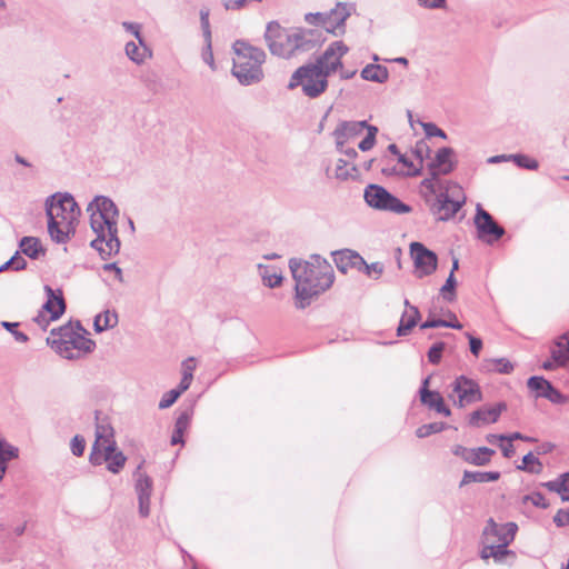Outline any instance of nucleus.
<instances>
[{"mask_svg": "<svg viewBox=\"0 0 569 569\" xmlns=\"http://www.w3.org/2000/svg\"><path fill=\"white\" fill-rule=\"evenodd\" d=\"M289 268L295 280L296 307L305 309L311 299L327 291L335 281L332 266L318 254L309 260L291 259Z\"/></svg>", "mask_w": 569, "mask_h": 569, "instance_id": "nucleus-1", "label": "nucleus"}, {"mask_svg": "<svg viewBox=\"0 0 569 569\" xmlns=\"http://www.w3.org/2000/svg\"><path fill=\"white\" fill-rule=\"evenodd\" d=\"M90 227L96 238L90 244L106 259L120 251L118 237L119 210L114 202L104 196H97L87 207Z\"/></svg>", "mask_w": 569, "mask_h": 569, "instance_id": "nucleus-2", "label": "nucleus"}, {"mask_svg": "<svg viewBox=\"0 0 569 569\" xmlns=\"http://www.w3.org/2000/svg\"><path fill=\"white\" fill-rule=\"evenodd\" d=\"M47 216L51 239L66 243L74 233L80 209L70 194H54L47 200Z\"/></svg>", "mask_w": 569, "mask_h": 569, "instance_id": "nucleus-3", "label": "nucleus"}, {"mask_svg": "<svg viewBox=\"0 0 569 569\" xmlns=\"http://www.w3.org/2000/svg\"><path fill=\"white\" fill-rule=\"evenodd\" d=\"M88 335L79 321L69 322L57 330H51L47 343L64 359H79L92 352L96 347Z\"/></svg>", "mask_w": 569, "mask_h": 569, "instance_id": "nucleus-4", "label": "nucleus"}, {"mask_svg": "<svg viewBox=\"0 0 569 569\" xmlns=\"http://www.w3.org/2000/svg\"><path fill=\"white\" fill-rule=\"evenodd\" d=\"M232 74L241 84L249 86L263 79L262 64L266 61V52L243 40H237L233 46Z\"/></svg>", "mask_w": 569, "mask_h": 569, "instance_id": "nucleus-5", "label": "nucleus"}, {"mask_svg": "<svg viewBox=\"0 0 569 569\" xmlns=\"http://www.w3.org/2000/svg\"><path fill=\"white\" fill-rule=\"evenodd\" d=\"M264 41L271 54L290 59L308 49L307 32L301 28H283L277 21L267 24Z\"/></svg>", "mask_w": 569, "mask_h": 569, "instance_id": "nucleus-6", "label": "nucleus"}, {"mask_svg": "<svg viewBox=\"0 0 569 569\" xmlns=\"http://www.w3.org/2000/svg\"><path fill=\"white\" fill-rule=\"evenodd\" d=\"M517 530L518 526L515 522L498 525L493 519H489L482 532L481 558H492L496 562H502L506 557L515 556L508 546L513 541Z\"/></svg>", "mask_w": 569, "mask_h": 569, "instance_id": "nucleus-7", "label": "nucleus"}, {"mask_svg": "<svg viewBox=\"0 0 569 569\" xmlns=\"http://www.w3.org/2000/svg\"><path fill=\"white\" fill-rule=\"evenodd\" d=\"M466 201L461 187L455 182L446 181L437 187V192L428 202L439 220L446 221L452 218Z\"/></svg>", "mask_w": 569, "mask_h": 569, "instance_id": "nucleus-8", "label": "nucleus"}, {"mask_svg": "<svg viewBox=\"0 0 569 569\" xmlns=\"http://www.w3.org/2000/svg\"><path fill=\"white\" fill-rule=\"evenodd\" d=\"M300 86L302 92L309 98H317L328 87V77L313 63L298 68L291 76L289 89Z\"/></svg>", "mask_w": 569, "mask_h": 569, "instance_id": "nucleus-9", "label": "nucleus"}, {"mask_svg": "<svg viewBox=\"0 0 569 569\" xmlns=\"http://www.w3.org/2000/svg\"><path fill=\"white\" fill-rule=\"evenodd\" d=\"M453 151L450 148H441L437 151L435 159L429 164L430 177L426 178L420 183V193L426 201L436 194L437 187L443 184L439 179L441 174H448L453 169L452 162Z\"/></svg>", "mask_w": 569, "mask_h": 569, "instance_id": "nucleus-10", "label": "nucleus"}, {"mask_svg": "<svg viewBox=\"0 0 569 569\" xmlns=\"http://www.w3.org/2000/svg\"><path fill=\"white\" fill-rule=\"evenodd\" d=\"M365 200L371 208L391 211L396 213H406L411 209L401 202L398 198L388 192L383 187L370 184L365 189Z\"/></svg>", "mask_w": 569, "mask_h": 569, "instance_id": "nucleus-11", "label": "nucleus"}, {"mask_svg": "<svg viewBox=\"0 0 569 569\" xmlns=\"http://www.w3.org/2000/svg\"><path fill=\"white\" fill-rule=\"evenodd\" d=\"M448 397L459 408L478 402L482 399L479 385L465 376L456 378L451 385V392Z\"/></svg>", "mask_w": 569, "mask_h": 569, "instance_id": "nucleus-12", "label": "nucleus"}, {"mask_svg": "<svg viewBox=\"0 0 569 569\" xmlns=\"http://www.w3.org/2000/svg\"><path fill=\"white\" fill-rule=\"evenodd\" d=\"M410 256L413 261L415 274L417 278L421 279L430 276L437 270V254L427 249L422 243L412 242L410 244Z\"/></svg>", "mask_w": 569, "mask_h": 569, "instance_id": "nucleus-13", "label": "nucleus"}, {"mask_svg": "<svg viewBox=\"0 0 569 569\" xmlns=\"http://www.w3.org/2000/svg\"><path fill=\"white\" fill-rule=\"evenodd\" d=\"M348 51L349 48L342 41H335L327 47L313 64L329 77L342 68L341 59Z\"/></svg>", "mask_w": 569, "mask_h": 569, "instance_id": "nucleus-14", "label": "nucleus"}, {"mask_svg": "<svg viewBox=\"0 0 569 569\" xmlns=\"http://www.w3.org/2000/svg\"><path fill=\"white\" fill-rule=\"evenodd\" d=\"M475 224L478 238L487 243H492L505 234L503 228L480 204L477 206Z\"/></svg>", "mask_w": 569, "mask_h": 569, "instance_id": "nucleus-15", "label": "nucleus"}, {"mask_svg": "<svg viewBox=\"0 0 569 569\" xmlns=\"http://www.w3.org/2000/svg\"><path fill=\"white\" fill-rule=\"evenodd\" d=\"M126 456L122 451L117 449V446L111 449H102L100 451H91L90 462L94 466L107 463V469L112 473H118L126 463Z\"/></svg>", "mask_w": 569, "mask_h": 569, "instance_id": "nucleus-16", "label": "nucleus"}, {"mask_svg": "<svg viewBox=\"0 0 569 569\" xmlns=\"http://www.w3.org/2000/svg\"><path fill=\"white\" fill-rule=\"evenodd\" d=\"M367 128L366 121H345L333 131L337 149H342L351 140L359 137Z\"/></svg>", "mask_w": 569, "mask_h": 569, "instance_id": "nucleus-17", "label": "nucleus"}, {"mask_svg": "<svg viewBox=\"0 0 569 569\" xmlns=\"http://www.w3.org/2000/svg\"><path fill=\"white\" fill-rule=\"evenodd\" d=\"M527 385L528 388L535 392L536 397L546 398L553 403H563L567 400L563 395L542 377H531Z\"/></svg>", "mask_w": 569, "mask_h": 569, "instance_id": "nucleus-18", "label": "nucleus"}, {"mask_svg": "<svg viewBox=\"0 0 569 569\" xmlns=\"http://www.w3.org/2000/svg\"><path fill=\"white\" fill-rule=\"evenodd\" d=\"M136 476V491L139 500V513L141 517H148L150 515L152 480L146 473L140 472V467L138 468Z\"/></svg>", "mask_w": 569, "mask_h": 569, "instance_id": "nucleus-19", "label": "nucleus"}, {"mask_svg": "<svg viewBox=\"0 0 569 569\" xmlns=\"http://www.w3.org/2000/svg\"><path fill=\"white\" fill-rule=\"evenodd\" d=\"M503 410H506V405L503 402L490 407L485 406L473 411L469 416V425L471 427L479 428L489 423H493L499 419Z\"/></svg>", "mask_w": 569, "mask_h": 569, "instance_id": "nucleus-20", "label": "nucleus"}, {"mask_svg": "<svg viewBox=\"0 0 569 569\" xmlns=\"http://www.w3.org/2000/svg\"><path fill=\"white\" fill-rule=\"evenodd\" d=\"M430 378H426L422 382V387L420 389V400L423 405L428 406L430 409L436 410L438 413H441L446 417L451 415L450 409L445 405L442 396L437 391H430L428 389Z\"/></svg>", "mask_w": 569, "mask_h": 569, "instance_id": "nucleus-21", "label": "nucleus"}, {"mask_svg": "<svg viewBox=\"0 0 569 569\" xmlns=\"http://www.w3.org/2000/svg\"><path fill=\"white\" fill-rule=\"evenodd\" d=\"M116 446L114 440V431L112 426L104 421L99 420L97 418V425H96V440L92 446L91 451H100L102 449H111V447Z\"/></svg>", "mask_w": 569, "mask_h": 569, "instance_id": "nucleus-22", "label": "nucleus"}, {"mask_svg": "<svg viewBox=\"0 0 569 569\" xmlns=\"http://www.w3.org/2000/svg\"><path fill=\"white\" fill-rule=\"evenodd\" d=\"M124 51L127 57L137 64H142L152 57V51L146 44L143 38L127 42Z\"/></svg>", "mask_w": 569, "mask_h": 569, "instance_id": "nucleus-23", "label": "nucleus"}, {"mask_svg": "<svg viewBox=\"0 0 569 569\" xmlns=\"http://www.w3.org/2000/svg\"><path fill=\"white\" fill-rule=\"evenodd\" d=\"M333 261L337 268L346 273L350 268L358 267L363 263V259L351 250H341L333 253Z\"/></svg>", "mask_w": 569, "mask_h": 569, "instance_id": "nucleus-24", "label": "nucleus"}, {"mask_svg": "<svg viewBox=\"0 0 569 569\" xmlns=\"http://www.w3.org/2000/svg\"><path fill=\"white\" fill-rule=\"evenodd\" d=\"M350 16L349 9L347 4L345 3H337V6L327 12L328 22H331L332 24V32L333 34L342 33L343 32V24L347 18Z\"/></svg>", "mask_w": 569, "mask_h": 569, "instance_id": "nucleus-25", "label": "nucleus"}, {"mask_svg": "<svg viewBox=\"0 0 569 569\" xmlns=\"http://www.w3.org/2000/svg\"><path fill=\"white\" fill-rule=\"evenodd\" d=\"M405 305L408 309L403 312L400 319V323L397 329L398 336H407L420 318V312L417 307L410 306L408 300L405 301Z\"/></svg>", "mask_w": 569, "mask_h": 569, "instance_id": "nucleus-26", "label": "nucleus"}, {"mask_svg": "<svg viewBox=\"0 0 569 569\" xmlns=\"http://www.w3.org/2000/svg\"><path fill=\"white\" fill-rule=\"evenodd\" d=\"M49 298L42 306V310L46 311L50 319H59L66 310L64 300L61 296H56L51 288L47 287Z\"/></svg>", "mask_w": 569, "mask_h": 569, "instance_id": "nucleus-27", "label": "nucleus"}, {"mask_svg": "<svg viewBox=\"0 0 569 569\" xmlns=\"http://www.w3.org/2000/svg\"><path fill=\"white\" fill-rule=\"evenodd\" d=\"M500 479L499 471H468L463 472L460 487L469 485L471 482L485 483L495 482Z\"/></svg>", "mask_w": 569, "mask_h": 569, "instance_id": "nucleus-28", "label": "nucleus"}, {"mask_svg": "<svg viewBox=\"0 0 569 569\" xmlns=\"http://www.w3.org/2000/svg\"><path fill=\"white\" fill-rule=\"evenodd\" d=\"M551 358L558 366L569 365V331L561 336L551 349Z\"/></svg>", "mask_w": 569, "mask_h": 569, "instance_id": "nucleus-29", "label": "nucleus"}, {"mask_svg": "<svg viewBox=\"0 0 569 569\" xmlns=\"http://www.w3.org/2000/svg\"><path fill=\"white\" fill-rule=\"evenodd\" d=\"M361 78L367 81L385 83L389 78V72L386 67L371 63L361 70Z\"/></svg>", "mask_w": 569, "mask_h": 569, "instance_id": "nucleus-30", "label": "nucleus"}, {"mask_svg": "<svg viewBox=\"0 0 569 569\" xmlns=\"http://www.w3.org/2000/svg\"><path fill=\"white\" fill-rule=\"evenodd\" d=\"M496 451L488 447H477L470 449V455L467 458V463L482 467L490 463Z\"/></svg>", "mask_w": 569, "mask_h": 569, "instance_id": "nucleus-31", "label": "nucleus"}, {"mask_svg": "<svg viewBox=\"0 0 569 569\" xmlns=\"http://www.w3.org/2000/svg\"><path fill=\"white\" fill-rule=\"evenodd\" d=\"M545 487L559 493L562 501H569V472H565L556 480L545 483Z\"/></svg>", "mask_w": 569, "mask_h": 569, "instance_id": "nucleus-32", "label": "nucleus"}, {"mask_svg": "<svg viewBox=\"0 0 569 569\" xmlns=\"http://www.w3.org/2000/svg\"><path fill=\"white\" fill-rule=\"evenodd\" d=\"M19 247L26 256L32 259H36L40 253H43L40 240L34 237H23L20 240Z\"/></svg>", "mask_w": 569, "mask_h": 569, "instance_id": "nucleus-33", "label": "nucleus"}, {"mask_svg": "<svg viewBox=\"0 0 569 569\" xmlns=\"http://www.w3.org/2000/svg\"><path fill=\"white\" fill-rule=\"evenodd\" d=\"M259 272L263 283L270 288L279 286L282 281L281 273L273 267L259 264Z\"/></svg>", "mask_w": 569, "mask_h": 569, "instance_id": "nucleus-34", "label": "nucleus"}, {"mask_svg": "<svg viewBox=\"0 0 569 569\" xmlns=\"http://www.w3.org/2000/svg\"><path fill=\"white\" fill-rule=\"evenodd\" d=\"M18 456L17 448L0 439V480L7 470V462Z\"/></svg>", "mask_w": 569, "mask_h": 569, "instance_id": "nucleus-35", "label": "nucleus"}, {"mask_svg": "<svg viewBox=\"0 0 569 569\" xmlns=\"http://www.w3.org/2000/svg\"><path fill=\"white\" fill-rule=\"evenodd\" d=\"M118 323V317L114 312L104 311L94 318V329L97 332H102L109 328H113Z\"/></svg>", "mask_w": 569, "mask_h": 569, "instance_id": "nucleus-36", "label": "nucleus"}, {"mask_svg": "<svg viewBox=\"0 0 569 569\" xmlns=\"http://www.w3.org/2000/svg\"><path fill=\"white\" fill-rule=\"evenodd\" d=\"M449 316L455 319V321H446L442 319H433L429 318L427 321H425L420 328L421 329H428V328H438V327H446V328H452V329H461L462 325L458 321L456 315L453 312H449Z\"/></svg>", "mask_w": 569, "mask_h": 569, "instance_id": "nucleus-37", "label": "nucleus"}, {"mask_svg": "<svg viewBox=\"0 0 569 569\" xmlns=\"http://www.w3.org/2000/svg\"><path fill=\"white\" fill-rule=\"evenodd\" d=\"M519 470H523L530 473L538 475L542 471V463L531 452L527 453L522 458V463L517 467Z\"/></svg>", "mask_w": 569, "mask_h": 569, "instance_id": "nucleus-38", "label": "nucleus"}, {"mask_svg": "<svg viewBox=\"0 0 569 569\" xmlns=\"http://www.w3.org/2000/svg\"><path fill=\"white\" fill-rule=\"evenodd\" d=\"M456 287H457L456 277H455V274H452V272H450L445 284L440 288V296L443 298V300H446L448 302H452L456 300V297H457Z\"/></svg>", "mask_w": 569, "mask_h": 569, "instance_id": "nucleus-39", "label": "nucleus"}, {"mask_svg": "<svg viewBox=\"0 0 569 569\" xmlns=\"http://www.w3.org/2000/svg\"><path fill=\"white\" fill-rule=\"evenodd\" d=\"M327 12L307 13L305 20L309 24L322 27L327 32H332V24L328 22Z\"/></svg>", "mask_w": 569, "mask_h": 569, "instance_id": "nucleus-40", "label": "nucleus"}, {"mask_svg": "<svg viewBox=\"0 0 569 569\" xmlns=\"http://www.w3.org/2000/svg\"><path fill=\"white\" fill-rule=\"evenodd\" d=\"M398 161L403 166V168L399 170L398 173L403 176H418L422 169L419 163L416 164L413 161L409 160L405 154H399Z\"/></svg>", "mask_w": 569, "mask_h": 569, "instance_id": "nucleus-41", "label": "nucleus"}, {"mask_svg": "<svg viewBox=\"0 0 569 569\" xmlns=\"http://www.w3.org/2000/svg\"><path fill=\"white\" fill-rule=\"evenodd\" d=\"M509 158L520 168L537 170L539 167V163L536 159L526 154H509Z\"/></svg>", "mask_w": 569, "mask_h": 569, "instance_id": "nucleus-42", "label": "nucleus"}, {"mask_svg": "<svg viewBox=\"0 0 569 569\" xmlns=\"http://www.w3.org/2000/svg\"><path fill=\"white\" fill-rule=\"evenodd\" d=\"M446 427L447 425L445 422H432L422 425L417 429L416 435L419 438H425L432 433H438L442 431Z\"/></svg>", "mask_w": 569, "mask_h": 569, "instance_id": "nucleus-43", "label": "nucleus"}, {"mask_svg": "<svg viewBox=\"0 0 569 569\" xmlns=\"http://www.w3.org/2000/svg\"><path fill=\"white\" fill-rule=\"evenodd\" d=\"M368 133L367 136L358 143V147L362 151L370 150L376 142V134L378 132V129L376 127L367 124Z\"/></svg>", "mask_w": 569, "mask_h": 569, "instance_id": "nucleus-44", "label": "nucleus"}, {"mask_svg": "<svg viewBox=\"0 0 569 569\" xmlns=\"http://www.w3.org/2000/svg\"><path fill=\"white\" fill-rule=\"evenodd\" d=\"M357 172V169L355 166H351L348 168V163L346 160L339 159L336 166V177L338 179H348L349 177H353V174Z\"/></svg>", "mask_w": 569, "mask_h": 569, "instance_id": "nucleus-45", "label": "nucleus"}, {"mask_svg": "<svg viewBox=\"0 0 569 569\" xmlns=\"http://www.w3.org/2000/svg\"><path fill=\"white\" fill-rule=\"evenodd\" d=\"M363 268V272L373 279H378L383 272V264L381 262H372L368 264L365 260L363 263L359 264V269Z\"/></svg>", "mask_w": 569, "mask_h": 569, "instance_id": "nucleus-46", "label": "nucleus"}, {"mask_svg": "<svg viewBox=\"0 0 569 569\" xmlns=\"http://www.w3.org/2000/svg\"><path fill=\"white\" fill-rule=\"evenodd\" d=\"M491 369L499 373H510L513 370L512 363L505 359H492L490 360Z\"/></svg>", "mask_w": 569, "mask_h": 569, "instance_id": "nucleus-47", "label": "nucleus"}, {"mask_svg": "<svg viewBox=\"0 0 569 569\" xmlns=\"http://www.w3.org/2000/svg\"><path fill=\"white\" fill-rule=\"evenodd\" d=\"M445 347L446 345L443 342H437L429 349L428 360L432 365H438L440 362Z\"/></svg>", "mask_w": 569, "mask_h": 569, "instance_id": "nucleus-48", "label": "nucleus"}, {"mask_svg": "<svg viewBox=\"0 0 569 569\" xmlns=\"http://www.w3.org/2000/svg\"><path fill=\"white\" fill-rule=\"evenodd\" d=\"M180 396L181 395L177 389L169 390L168 392H166L162 396V398L159 402V408L167 409V408L171 407Z\"/></svg>", "mask_w": 569, "mask_h": 569, "instance_id": "nucleus-49", "label": "nucleus"}, {"mask_svg": "<svg viewBox=\"0 0 569 569\" xmlns=\"http://www.w3.org/2000/svg\"><path fill=\"white\" fill-rule=\"evenodd\" d=\"M525 502H531L533 506L536 507H539V508H548L549 507V502L547 501V499L545 498V496L540 492H533L531 495H528L523 498Z\"/></svg>", "mask_w": 569, "mask_h": 569, "instance_id": "nucleus-50", "label": "nucleus"}, {"mask_svg": "<svg viewBox=\"0 0 569 569\" xmlns=\"http://www.w3.org/2000/svg\"><path fill=\"white\" fill-rule=\"evenodd\" d=\"M413 153L415 156L418 158V163L422 167V161L425 159V157H428L429 153H430V148L429 146L427 144L426 141H418L416 143V147H415V150H413Z\"/></svg>", "mask_w": 569, "mask_h": 569, "instance_id": "nucleus-51", "label": "nucleus"}, {"mask_svg": "<svg viewBox=\"0 0 569 569\" xmlns=\"http://www.w3.org/2000/svg\"><path fill=\"white\" fill-rule=\"evenodd\" d=\"M422 128L427 137H439L442 139L447 138L446 132L432 122L422 123Z\"/></svg>", "mask_w": 569, "mask_h": 569, "instance_id": "nucleus-52", "label": "nucleus"}, {"mask_svg": "<svg viewBox=\"0 0 569 569\" xmlns=\"http://www.w3.org/2000/svg\"><path fill=\"white\" fill-rule=\"evenodd\" d=\"M191 416L188 412H182L174 425V431L184 433V431L188 429L190 423Z\"/></svg>", "mask_w": 569, "mask_h": 569, "instance_id": "nucleus-53", "label": "nucleus"}, {"mask_svg": "<svg viewBox=\"0 0 569 569\" xmlns=\"http://www.w3.org/2000/svg\"><path fill=\"white\" fill-rule=\"evenodd\" d=\"M86 441L80 436H74L71 441V451L74 456L80 457L83 455Z\"/></svg>", "mask_w": 569, "mask_h": 569, "instance_id": "nucleus-54", "label": "nucleus"}, {"mask_svg": "<svg viewBox=\"0 0 569 569\" xmlns=\"http://www.w3.org/2000/svg\"><path fill=\"white\" fill-rule=\"evenodd\" d=\"M56 319H50V316L43 311L42 309L39 311V313L33 318V321L42 329L47 330L51 321H54Z\"/></svg>", "mask_w": 569, "mask_h": 569, "instance_id": "nucleus-55", "label": "nucleus"}, {"mask_svg": "<svg viewBox=\"0 0 569 569\" xmlns=\"http://www.w3.org/2000/svg\"><path fill=\"white\" fill-rule=\"evenodd\" d=\"M2 326L9 330L13 336L14 338L20 341V342H26L28 340V337L27 335H24L23 332H20V331H17L16 328L18 327V323L16 322H2Z\"/></svg>", "mask_w": 569, "mask_h": 569, "instance_id": "nucleus-56", "label": "nucleus"}, {"mask_svg": "<svg viewBox=\"0 0 569 569\" xmlns=\"http://www.w3.org/2000/svg\"><path fill=\"white\" fill-rule=\"evenodd\" d=\"M122 27L124 30L129 33H131L136 39L142 38L141 37V24L136 22H122Z\"/></svg>", "mask_w": 569, "mask_h": 569, "instance_id": "nucleus-57", "label": "nucleus"}, {"mask_svg": "<svg viewBox=\"0 0 569 569\" xmlns=\"http://www.w3.org/2000/svg\"><path fill=\"white\" fill-rule=\"evenodd\" d=\"M200 18H201V27H202L204 39L210 40L211 32H210V26H209V12L202 10L200 12Z\"/></svg>", "mask_w": 569, "mask_h": 569, "instance_id": "nucleus-58", "label": "nucleus"}, {"mask_svg": "<svg viewBox=\"0 0 569 569\" xmlns=\"http://www.w3.org/2000/svg\"><path fill=\"white\" fill-rule=\"evenodd\" d=\"M181 368H182L183 376H189V377L193 378V371L196 369V359L192 357L186 359L182 362Z\"/></svg>", "mask_w": 569, "mask_h": 569, "instance_id": "nucleus-59", "label": "nucleus"}, {"mask_svg": "<svg viewBox=\"0 0 569 569\" xmlns=\"http://www.w3.org/2000/svg\"><path fill=\"white\" fill-rule=\"evenodd\" d=\"M553 522L557 525V527L569 525V511L562 509L558 510L553 517Z\"/></svg>", "mask_w": 569, "mask_h": 569, "instance_id": "nucleus-60", "label": "nucleus"}, {"mask_svg": "<svg viewBox=\"0 0 569 569\" xmlns=\"http://www.w3.org/2000/svg\"><path fill=\"white\" fill-rule=\"evenodd\" d=\"M469 338L470 351L473 356L478 357L482 348V341L479 338L472 337L470 333H466Z\"/></svg>", "mask_w": 569, "mask_h": 569, "instance_id": "nucleus-61", "label": "nucleus"}, {"mask_svg": "<svg viewBox=\"0 0 569 569\" xmlns=\"http://www.w3.org/2000/svg\"><path fill=\"white\" fill-rule=\"evenodd\" d=\"M103 270L106 272H110L113 274V278L118 280L119 282L123 281L122 278V270L116 264V263H106L103 266Z\"/></svg>", "mask_w": 569, "mask_h": 569, "instance_id": "nucleus-62", "label": "nucleus"}, {"mask_svg": "<svg viewBox=\"0 0 569 569\" xmlns=\"http://www.w3.org/2000/svg\"><path fill=\"white\" fill-rule=\"evenodd\" d=\"M207 48L202 53L203 61L213 70L214 69V60H213V53L211 50V39L206 40Z\"/></svg>", "mask_w": 569, "mask_h": 569, "instance_id": "nucleus-63", "label": "nucleus"}, {"mask_svg": "<svg viewBox=\"0 0 569 569\" xmlns=\"http://www.w3.org/2000/svg\"><path fill=\"white\" fill-rule=\"evenodd\" d=\"M10 263H11V269H13L16 271L23 270L27 266V261L21 256H19V252H17L10 259Z\"/></svg>", "mask_w": 569, "mask_h": 569, "instance_id": "nucleus-64", "label": "nucleus"}]
</instances>
